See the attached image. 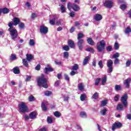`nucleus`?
Masks as SVG:
<instances>
[{"instance_id": "f257e3e1", "label": "nucleus", "mask_w": 131, "mask_h": 131, "mask_svg": "<svg viewBox=\"0 0 131 131\" xmlns=\"http://www.w3.org/2000/svg\"><path fill=\"white\" fill-rule=\"evenodd\" d=\"M38 85L39 86H42L45 89H48V80L45 77V75L42 74L41 76L37 78Z\"/></svg>"}, {"instance_id": "f03ea898", "label": "nucleus", "mask_w": 131, "mask_h": 131, "mask_svg": "<svg viewBox=\"0 0 131 131\" xmlns=\"http://www.w3.org/2000/svg\"><path fill=\"white\" fill-rule=\"evenodd\" d=\"M8 26L10 27V28L8 29V31H9L10 33L12 39L15 40V39L18 37V32L16 29H13V24H12V23H9Z\"/></svg>"}, {"instance_id": "7ed1b4c3", "label": "nucleus", "mask_w": 131, "mask_h": 131, "mask_svg": "<svg viewBox=\"0 0 131 131\" xmlns=\"http://www.w3.org/2000/svg\"><path fill=\"white\" fill-rule=\"evenodd\" d=\"M18 108L19 112H21V113H26L28 111V106L24 102H21L19 103Z\"/></svg>"}, {"instance_id": "20e7f679", "label": "nucleus", "mask_w": 131, "mask_h": 131, "mask_svg": "<svg viewBox=\"0 0 131 131\" xmlns=\"http://www.w3.org/2000/svg\"><path fill=\"white\" fill-rule=\"evenodd\" d=\"M67 8L69 11H71V9L72 8L73 10H74L75 12H77V11H79V10H80V8L78 6V5L75 4H71V3H68Z\"/></svg>"}, {"instance_id": "39448f33", "label": "nucleus", "mask_w": 131, "mask_h": 131, "mask_svg": "<svg viewBox=\"0 0 131 131\" xmlns=\"http://www.w3.org/2000/svg\"><path fill=\"white\" fill-rule=\"evenodd\" d=\"M105 47H106V41L104 40H101L99 41V44L97 45L98 52H100L104 51Z\"/></svg>"}, {"instance_id": "423d86ee", "label": "nucleus", "mask_w": 131, "mask_h": 131, "mask_svg": "<svg viewBox=\"0 0 131 131\" xmlns=\"http://www.w3.org/2000/svg\"><path fill=\"white\" fill-rule=\"evenodd\" d=\"M107 67L108 69V73H111L113 71V61L111 59H108L107 61Z\"/></svg>"}, {"instance_id": "0eeeda50", "label": "nucleus", "mask_w": 131, "mask_h": 131, "mask_svg": "<svg viewBox=\"0 0 131 131\" xmlns=\"http://www.w3.org/2000/svg\"><path fill=\"white\" fill-rule=\"evenodd\" d=\"M39 31L41 34H47L49 32V28L45 26H40Z\"/></svg>"}, {"instance_id": "6e6552de", "label": "nucleus", "mask_w": 131, "mask_h": 131, "mask_svg": "<svg viewBox=\"0 0 131 131\" xmlns=\"http://www.w3.org/2000/svg\"><path fill=\"white\" fill-rule=\"evenodd\" d=\"M113 2L109 0L105 1V3H104V6L106 7V8H111L112 7H113Z\"/></svg>"}, {"instance_id": "1a4fd4ad", "label": "nucleus", "mask_w": 131, "mask_h": 131, "mask_svg": "<svg viewBox=\"0 0 131 131\" xmlns=\"http://www.w3.org/2000/svg\"><path fill=\"white\" fill-rule=\"evenodd\" d=\"M122 127V124L120 122H115L113 125L112 127V130H115L116 128H120V127Z\"/></svg>"}, {"instance_id": "9d476101", "label": "nucleus", "mask_w": 131, "mask_h": 131, "mask_svg": "<svg viewBox=\"0 0 131 131\" xmlns=\"http://www.w3.org/2000/svg\"><path fill=\"white\" fill-rule=\"evenodd\" d=\"M13 23L10 22V23H12V26H13V25H14V26H16L20 23V18H18V17H14L13 18Z\"/></svg>"}, {"instance_id": "9b49d317", "label": "nucleus", "mask_w": 131, "mask_h": 131, "mask_svg": "<svg viewBox=\"0 0 131 131\" xmlns=\"http://www.w3.org/2000/svg\"><path fill=\"white\" fill-rule=\"evenodd\" d=\"M78 40L77 42L78 47L79 50H82L83 48V47L82 46V44L84 42V41L83 40V39H79Z\"/></svg>"}, {"instance_id": "f8f14e48", "label": "nucleus", "mask_w": 131, "mask_h": 131, "mask_svg": "<svg viewBox=\"0 0 131 131\" xmlns=\"http://www.w3.org/2000/svg\"><path fill=\"white\" fill-rule=\"evenodd\" d=\"M94 19L96 21H101L103 19V17H102V15L101 14H96L94 15Z\"/></svg>"}, {"instance_id": "ddd939ff", "label": "nucleus", "mask_w": 131, "mask_h": 131, "mask_svg": "<svg viewBox=\"0 0 131 131\" xmlns=\"http://www.w3.org/2000/svg\"><path fill=\"white\" fill-rule=\"evenodd\" d=\"M54 69L50 67L45 68L44 69V72L46 74H48L49 72H53Z\"/></svg>"}, {"instance_id": "4468645a", "label": "nucleus", "mask_w": 131, "mask_h": 131, "mask_svg": "<svg viewBox=\"0 0 131 131\" xmlns=\"http://www.w3.org/2000/svg\"><path fill=\"white\" fill-rule=\"evenodd\" d=\"M68 45L69 46L70 48H71V49H73V48L75 47V44H74V42L72 40H69Z\"/></svg>"}, {"instance_id": "2eb2a0df", "label": "nucleus", "mask_w": 131, "mask_h": 131, "mask_svg": "<svg viewBox=\"0 0 131 131\" xmlns=\"http://www.w3.org/2000/svg\"><path fill=\"white\" fill-rule=\"evenodd\" d=\"M131 78H129L125 80L124 84L125 85L126 88L128 89L129 88V83H130Z\"/></svg>"}, {"instance_id": "dca6fc26", "label": "nucleus", "mask_w": 131, "mask_h": 131, "mask_svg": "<svg viewBox=\"0 0 131 131\" xmlns=\"http://www.w3.org/2000/svg\"><path fill=\"white\" fill-rule=\"evenodd\" d=\"M34 56L32 54H26V59L28 62H30L32 59H33Z\"/></svg>"}, {"instance_id": "f3484780", "label": "nucleus", "mask_w": 131, "mask_h": 131, "mask_svg": "<svg viewBox=\"0 0 131 131\" xmlns=\"http://www.w3.org/2000/svg\"><path fill=\"white\" fill-rule=\"evenodd\" d=\"M30 118L31 119H35L36 118V112H32L30 114Z\"/></svg>"}, {"instance_id": "a211bd4d", "label": "nucleus", "mask_w": 131, "mask_h": 131, "mask_svg": "<svg viewBox=\"0 0 131 131\" xmlns=\"http://www.w3.org/2000/svg\"><path fill=\"white\" fill-rule=\"evenodd\" d=\"M59 6L60 7L61 12L62 13H66V8H65V6L62 4H59Z\"/></svg>"}, {"instance_id": "6ab92c4d", "label": "nucleus", "mask_w": 131, "mask_h": 131, "mask_svg": "<svg viewBox=\"0 0 131 131\" xmlns=\"http://www.w3.org/2000/svg\"><path fill=\"white\" fill-rule=\"evenodd\" d=\"M87 42H88L89 45H90V46H94V45H95V42L91 38H88L87 39Z\"/></svg>"}, {"instance_id": "aec40b11", "label": "nucleus", "mask_w": 131, "mask_h": 131, "mask_svg": "<svg viewBox=\"0 0 131 131\" xmlns=\"http://www.w3.org/2000/svg\"><path fill=\"white\" fill-rule=\"evenodd\" d=\"M126 99H121V102H122V104H123L124 107L126 108L127 107V102Z\"/></svg>"}, {"instance_id": "412c9836", "label": "nucleus", "mask_w": 131, "mask_h": 131, "mask_svg": "<svg viewBox=\"0 0 131 131\" xmlns=\"http://www.w3.org/2000/svg\"><path fill=\"white\" fill-rule=\"evenodd\" d=\"M79 69V66H78L77 63H75L74 64V66L72 67V70L74 71H77Z\"/></svg>"}, {"instance_id": "4be33fe9", "label": "nucleus", "mask_w": 131, "mask_h": 131, "mask_svg": "<svg viewBox=\"0 0 131 131\" xmlns=\"http://www.w3.org/2000/svg\"><path fill=\"white\" fill-rule=\"evenodd\" d=\"M13 73L15 74H19L20 73V70L18 67H15L13 68Z\"/></svg>"}, {"instance_id": "5701e85b", "label": "nucleus", "mask_w": 131, "mask_h": 131, "mask_svg": "<svg viewBox=\"0 0 131 131\" xmlns=\"http://www.w3.org/2000/svg\"><path fill=\"white\" fill-rule=\"evenodd\" d=\"M80 116L82 118H86V113L85 112H81L80 113Z\"/></svg>"}, {"instance_id": "b1692460", "label": "nucleus", "mask_w": 131, "mask_h": 131, "mask_svg": "<svg viewBox=\"0 0 131 131\" xmlns=\"http://www.w3.org/2000/svg\"><path fill=\"white\" fill-rule=\"evenodd\" d=\"M117 110H119L120 111H122L123 110V105L121 104H118L117 106Z\"/></svg>"}, {"instance_id": "393cba45", "label": "nucleus", "mask_w": 131, "mask_h": 131, "mask_svg": "<svg viewBox=\"0 0 131 131\" xmlns=\"http://www.w3.org/2000/svg\"><path fill=\"white\" fill-rule=\"evenodd\" d=\"M23 63L25 67H29V65L28 64V62L26 59H23Z\"/></svg>"}, {"instance_id": "a878e982", "label": "nucleus", "mask_w": 131, "mask_h": 131, "mask_svg": "<svg viewBox=\"0 0 131 131\" xmlns=\"http://www.w3.org/2000/svg\"><path fill=\"white\" fill-rule=\"evenodd\" d=\"M56 19H58V17H54L53 19L50 20V24L51 25H55V21H56Z\"/></svg>"}, {"instance_id": "bb28decb", "label": "nucleus", "mask_w": 131, "mask_h": 131, "mask_svg": "<svg viewBox=\"0 0 131 131\" xmlns=\"http://www.w3.org/2000/svg\"><path fill=\"white\" fill-rule=\"evenodd\" d=\"M78 88L79 91H83V89H84L83 83H80L78 85Z\"/></svg>"}, {"instance_id": "cd10ccee", "label": "nucleus", "mask_w": 131, "mask_h": 131, "mask_svg": "<svg viewBox=\"0 0 131 131\" xmlns=\"http://www.w3.org/2000/svg\"><path fill=\"white\" fill-rule=\"evenodd\" d=\"M108 103V100L105 99L101 101V106L102 107L105 106L106 105H107Z\"/></svg>"}, {"instance_id": "c85d7f7f", "label": "nucleus", "mask_w": 131, "mask_h": 131, "mask_svg": "<svg viewBox=\"0 0 131 131\" xmlns=\"http://www.w3.org/2000/svg\"><path fill=\"white\" fill-rule=\"evenodd\" d=\"M107 108H104L100 111V113L101 115L105 116L106 115V112H107Z\"/></svg>"}, {"instance_id": "c756f323", "label": "nucleus", "mask_w": 131, "mask_h": 131, "mask_svg": "<svg viewBox=\"0 0 131 131\" xmlns=\"http://www.w3.org/2000/svg\"><path fill=\"white\" fill-rule=\"evenodd\" d=\"M10 12V10L7 8H4L2 9V13L3 14H8V13Z\"/></svg>"}, {"instance_id": "7c9ffc66", "label": "nucleus", "mask_w": 131, "mask_h": 131, "mask_svg": "<svg viewBox=\"0 0 131 131\" xmlns=\"http://www.w3.org/2000/svg\"><path fill=\"white\" fill-rule=\"evenodd\" d=\"M89 59H90L89 56H87L85 58L84 61H83V65L85 66V65H86V64H88Z\"/></svg>"}, {"instance_id": "2f4dec72", "label": "nucleus", "mask_w": 131, "mask_h": 131, "mask_svg": "<svg viewBox=\"0 0 131 131\" xmlns=\"http://www.w3.org/2000/svg\"><path fill=\"white\" fill-rule=\"evenodd\" d=\"M83 37H84V35H83V34L80 33L79 34H78V37H77V39L79 40V39H81Z\"/></svg>"}, {"instance_id": "473e14b6", "label": "nucleus", "mask_w": 131, "mask_h": 131, "mask_svg": "<svg viewBox=\"0 0 131 131\" xmlns=\"http://www.w3.org/2000/svg\"><path fill=\"white\" fill-rule=\"evenodd\" d=\"M41 108L43 111H47L48 108H47V106H46V104L45 103V102H42Z\"/></svg>"}, {"instance_id": "72a5a7b5", "label": "nucleus", "mask_w": 131, "mask_h": 131, "mask_svg": "<svg viewBox=\"0 0 131 131\" xmlns=\"http://www.w3.org/2000/svg\"><path fill=\"white\" fill-rule=\"evenodd\" d=\"M29 45L31 47H33L35 45V42L33 39H31L29 41Z\"/></svg>"}, {"instance_id": "f704fd0d", "label": "nucleus", "mask_w": 131, "mask_h": 131, "mask_svg": "<svg viewBox=\"0 0 131 131\" xmlns=\"http://www.w3.org/2000/svg\"><path fill=\"white\" fill-rule=\"evenodd\" d=\"M115 90L116 91H121V85H116L115 86Z\"/></svg>"}, {"instance_id": "c9c22d12", "label": "nucleus", "mask_w": 131, "mask_h": 131, "mask_svg": "<svg viewBox=\"0 0 131 131\" xmlns=\"http://www.w3.org/2000/svg\"><path fill=\"white\" fill-rule=\"evenodd\" d=\"M54 115L56 117H60L61 116V113L56 111L54 113Z\"/></svg>"}, {"instance_id": "e433bc0d", "label": "nucleus", "mask_w": 131, "mask_h": 131, "mask_svg": "<svg viewBox=\"0 0 131 131\" xmlns=\"http://www.w3.org/2000/svg\"><path fill=\"white\" fill-rule=\"evenodd\" d=\"M106 81H107V77L105 76L102 79V85H105V83H106Z\"/></svg>"}, {"instance_id": "4c0bfd02", "label": "nucleus", "mask_w": 131, "mask_h": 131, "mask_svg": "<svg viewBox=\"0 0 131 131\" xmlns=\"http://www.w3.org/2000/svg\"><path fill=\"white\" fill-rule=\"evenodd\" d=\"M63 57L65 59H68V57H69V53L68 52H63Z\"/></svg>"}, {"instance_id": "58836bf2", "label": "nucleus", "mask_w": 131, "mask_h": 131, "mask_svg": "<svg viewBox=\"0 0 131 131\" xmlns=\"http://www.w3.org/2000/svg\"><path fill=\"white\" fill-rule=\"evenodd\" d=\"M25 26V25L23 23H20L19 24H18V27L21 29H24Z\"/></svg>"}, {"instance_id": "ea45409f", "label": "nucleus", "mask_w": 131, "mask_h": 131, "mask_svg": "<svg viewBox=\"0 0 131 131\" xmlns=\"http://www.w3.org/2000/svg\"><path fill=\"white\" fill-rule=\"evenodd\" d=\"M62 49L63 50V51H66L67 52H68V51L70 50V48H69V46H65L62 47Z\"/></svg>"}, {"instance_id": "a19ab883", "label": "nucleus", "mask_w": 131, "mask_h": 131, "mask_svg": "<svg viewBox=\"0 0 131 131\" xmlns=\"http://www.w3.org/2000/svg\"><path fill=\"white\" fill-rule=\"evenodd\" d=\"M130 32H131V29L129 28V27H127L125 30V33H126V34H128V33H129Z\"/></svg>"}, {"instance_id": "79ce46f5", "label": "nucleus", "mask_w": 131, "mask_h": 131, "mask_svg": "<svg viewBox=\"0 0 131 131\" xmlns=\"http://www.w3.org/2000/svg\"><path fill=\"white\" fill-rule=\"evenodd\" d=\"M119 57V53L118 52L116 53L113 55V58L114 59H117Z\"/></svg>"}, {"instance_id": "37998d69", "label": "nucleus", "mask_w": 131, "mask_h": 131, "mask_svg": "<svg viewBox=\"0 0 131 131\" xmlns=\"http://www.w3.org/2000/svg\"><path fill=\"white\" fill-rule=\"evenodd\" d=\"M45 96H51V95H52V92L50 91H46L45 92Z\"/></svg>"}, {"instance_id": "c03bdc74", "label": "nucleus", "mask_w": 131, "mask_h": 131, "mask_svg": "<svg viewBox=\"0 0 131 131\" xmlns=\"http://www.w3.org/2000/svg\"><path fill=\"white\" fill-rule=\"evenodd\" d=\"M86 51L87 52H91V53H94L95 52V50L92 48H89L86 49Z\"/></svg>"}, {"instance_id": "a18cd8bd", "label": "nucleus", "mask_w": 131, "mask_h": 131, "mask_svg": "<svg viewBox=\"0 0 131 131\" xmlns=\"http://www.w3.org/2000/svg\"><path fill=\"white\" fill-rule=\"evenodd\" d=\"M92 98L93 99H97V98H99V93H95L92 96Z\"/></svg>"}, {"instance_id": "49530a36", "label": "nucleus", "mask_w": 131, "mask_h": 131, "mask_svg": "<svg viewBox=\"0 0 131 131\" xmlns=\"http://www.w3.org/2000/svg\"><path fill=\"white\" fill-rule=\"evenodd\" d=\"M47 122H48V123H53V120L52 119V118L48 117Z\"/></svg>"}, {"instance_id": "de8ad7c7", "label": "nucleus", "mask_w": 131, "mask_h": 131, "mask_svg": "<svg viewBox=\"0 0 131 131\" xmlns=\"http://www.w3.org/2000/svg\"><path fill=\"white\" fill-rule=\"evenodd\" d=\"M100 80L101 78H100L96 79L95 80V85H98Z\"/></svg>"}, {"instance_id": "09e8293b", "label": "nucleus", "mask_w": 131, "mask_h": 131, "mask_svg": "<svg viewBox=\"0 0 131 131\" xmlns=\"http://www.w3.org/2000/svg\"><path fill=\"white\" fill-rule=\"evenodd\" d=\"M114 48L115 50H118L119 49V45L117 42H115L114 45Z\"/></svg>"}, {"instance_id": "8fccbe9b", "label": "nucleus", "mask_w": 131, "mask_h": 131, "mask_svg": "<svg viewBox=\"0 0 131 131\" xmlns=\"http://www.w3.org/2000/svg\"><path fill=\"white\" fill-rule=\"evenodd\" d=\"M120 9L122 10V11H124L125 9H126V5L123 4L120 7Z\"/></svg>"}, {"instance_id": "3c124183", "label": "nucleus", "mask_w": 131, "mask_h": 131, "mask_svg": "<svg viewBox=\"0 0 131 131\" xmlns=\"http://www.w3.org/2000/svg\"><path fill=\"white\" fill-rule=\"evenodd\" d=\"M10 60H12V61L14 60H16V55L11 54V56L10 57Z\"/></svg>"}, {"instance_id": "603ef678", "label": "nucleus", "mask_w": 131, "mask_h": 131, "mask_svg": "<svg viewBox=\"0 0 131 131\" xmlns=\"http://www.w3.org/2000/svg\"><path fill=\"white\" fill-rule=\"evenodd\" d=\"M98 65L100 68L102 69V68H103V61L102 60L99 61L98 62Z\"/></svg>"}, {"instance_id": "864d4df0", "label": "nucleus", "mask_w": 131, "mask_h": 131, "mask_svg": "<svg viewBox=\"0 0 131 131\" xmlns=\"http://www.w3.org/2000/svg\"><path fill=\"white\" fill-rule=\"evenodd\" d=\"M106 51H107V52H111V51H112V46L107 47Z\"/></svg>"}, {"instance_id": "5fc2aeb1", "label": "nucleus", "mask_w": 131, "mask_h": 131, "mask_svg": "<svg viewBox=\"0 0 131 131\" xmlns=\"http://www.w3.org/2000/svg\"><path fill=\"white\" fill-rule=\"evenodd\" d=\"M70 16L72 17V18H73L74 16H75V12L72 11L70 13Z\"/></svg>"}, {"instance_id": "6e6d98bb", "label": "nucleus", "mask_w": 131, "mask_h": 131, "mask_svg": "<svg viewBox=\"0 0 131 131\" xmlns=\"http://www.w3.org/2000/svg\"><path fill=\"white\" fill-rule=\"evenodd\" d=\"M80 99H86V95L83 94L80 96Z\"/></svg>"}, {"instance_id": "4d7b16f0", "label": "nucleus", "mask_w": 131, "mask_h": 131, "mask_svg": "<svg viewBox=\"0 0 131 131\" xmlns=\"http://www.w3.org/2000/svg\"><path fill=\"white\" fill-rule=\"evenodd\" d=\"M114 64L115 65L117 64H119V59L118 58H116L115 61H114Z\"/></svg>"}, {"instance_id": "13d9d810", "label": "nucleus", "mask_w": 131, "mask_h": 131, "mask_svg": "<svg viewBox=\"0 0 131 131\" xmlns=\"http://www.w3.org/2000/svg\"><path fill=\"white\" fill-rule=\"evenodd\" d=\"M131 62L129 60H127L126 62V67H129Z\"/></svg>"}, {"instance_id": "bf43d9fd", "label": "nucleus", "mask_w": 131, "mask_h": 131, "mask_svg": "<svg viewBox=\"0 0 131 131\" xmlns=\"http://www.w3.org/2000/svg\"><path fill=\"white\" fill-rule=\"evenodd\" d=\"M30 79H31V76H27L26 81H30Z\"/></svg>"}, {"instance_id": "052dcab7", "label": "nucleus", "mask_w": 131, "mask_h": 131, "mask_svg": "<svg viewBox=\"0 0 131 131\" xmlns=\"http://www.w3.org/2000/svg\"><path fill=\"white\" fill-rule=\"evenodd\" d=\"M62 21L63 20L62 19H60L59 20L57 21L56 22V25H57V26L61 25V24H62Z\"/></svg>"}, {"instance_id": "680f3d73", "label": "nucleus", "mask_w": 131, "mask_h": 131, "mask_svg": "<svg viewBox=\"0 0 131 131\" xmlns=\"http://www.w3.org/2000/svg\"><path fill=\"white\" fill-rule=\"evenodd\" d=\"M127 98H128L127 94H125L123 96L121 97V99H127Z\"/></svg>"}, {"instance_id": "e2e57ef3", "label": "nucleus", "mask_w": 131, "mask_h": 131, "mask_svg": "<svg viewBox=\"0 0 131 131\" xmlns=\"http://www.w3.org/2000/svg\"><path fill=\"white\" fill-rule=\"evenodd\" d=\"M59 84H60V81H56L54 83L55 86H59Z\"/></svg>"}, {"instance_id": "0e129e2a", "label": "nucleus", "mask_w": 131, "mask_h": 131, "mask_svg": "<svg viewBox=\"0 0 131 131\" xmlns=\"http://www.w3.org/2000/svg\"><path fill=\"white\" fill-rule=\"evenodd\" d=\"M64 76L65 79L68 81H69V79H70L69 76H68V75L67 74H64Z\"/></svg>"}, {"instance_id": "69168bd1", "label": "nucleus", "mask_w": 131, "mask_h": 131, "mask_svg": "<svg viewBox=\"0 0 131 131\" xmlns=\"http://www.w3.org/2000/svg\"><path fill=\"white\" fill-rule=\"evenodd\" d=\"M35 69L36 70H40V65L39 64H38L35 68Z\"/></svg>"}, {"instance_id": "338daca9", "label": "nucleus", "mask_w": 131, "mask_h": 131, "mask_svg": "<svg viewBox=\"0 0 131 131\" xmlns=\"http://www.w3.org/2000/svg\"><path fill=\"white\" fill-rule=\"evenodd\" d=\"M75 74H76V72L75 71L72 70L70 73V75L73 76Z\"/></svg>"}, {"instance_id": "774afa93", "label": "nucleus", "mask_w": 131, "mask_h": 131, "mask_svg": "<svg viewBox=\"0 0 131 131\" xmlns=\"http://www.w3.org/2000/svg\"><path fill=\"white\" fill-rule=\"evenodd\" d=\"M38 131H47V128H46V127H43V128L40 129Z\"/></svg>"}]
</instances>
